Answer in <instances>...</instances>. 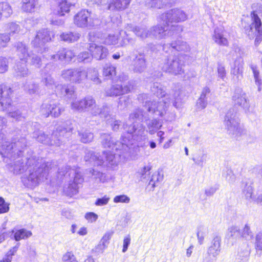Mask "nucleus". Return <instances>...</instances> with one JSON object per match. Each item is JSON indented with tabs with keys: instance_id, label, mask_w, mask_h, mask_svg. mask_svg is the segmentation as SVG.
<instances>
[{
	"instance_id": "1",
	"label": "nucleus",
	"mask_w": 262,
	"mask_h": 262,
	"mask_svg": "<svg viewBox=\"0 0 262 262\" xmlns=\"http://www.w3.org/2000/svg\"><path fill=\"white\" fill-rule=\"evenodd\" d=\"M26 143L24 137L14 138L10 142L0 130V154H6L12 160L18 159L13 165L14 173L20 174L28 170L29 174L23 182L26 187L33 188L48 179L49 174L56 169L57 163L46 161L33 155L21 157Z\"/></svg>"
},
{
	"instance_id": "2",
	"label": "nucleus",
	"mask_w": 262,
	"mask_h": 262,
	"mask_svg": "<svg viewBox=\"0 0 262 262\" xmlns=\"http://www.w3.org/2000/svg\"><path fill=\"white\" fill-rule=\"evenodd\" d=\"M147 120L145 113L141 109H137L129 116V121L132 124H123V127L126 134L121 136V141L116 142L110 134L102 133L100 135L101 142L104 148L112 149V152L116 157L117 163L118 158L121 156L125 157V154L131 152L135 146H142L143 142L147 139L145 127L141 122Z\"/></svg>"
},
{
	"instance_id": "3",
	"label": "nucleus",
	"mask_w": 262,
	"mask_h": 262,
	"mask_svg": "<svg viewBox=\"0 0 262 262\" xmlns=\"http://www.w3.org/2000/svg\"><path fill=\"white\" fill-rule=\"evenodd\" d=\"M151 93L158 98V101H151L147 94H141L138 96V99L144 103V106L151 114L162 117L166 113L167 107L171 103L176 108L181 106V100L179 98L180 92L176 91L172 96L166 94L164 87L159 82H154L150 88Z\"/></svg>"
},
{
	"instance_id": "4",
	"label": "nucleus",
	"mask_w": 262,
	"mask_h": 262,
	"mask_svg": "<svg viewBox=\"0 0 262 262\" xmlns=\"http://www.w3.org/2000/svg\"><path fill=\"white\" fill-rule=\"evenodd\" d=\"M163 50L165 52L170 51L173 55H169L161 64L162 70L165 72L174 75L181 74L184 73V67L186 60L189 57L185 54L175 52H187L190 50L188 45L182 40H177L170 43L164 44Z\"/></svg>"
},
{
	"instance_id": "5",
	"label": "nucleus",
	"mask_w": 262,
	"mask_h": 262,
	"mask_svg": "<svg viewBox=\"0 0 262 262\" xmlns=\"http://www.w3.org/2000/svg\"><path fill=\"white\" fill-rule=\"evenodd\" d=\"M70 135L71 129L62 126L57 127L56 130L53 133L51 139L42 130H35L33 133V138L37 141L43 144L56 146H60L65 141L64 137L68 138Z\"/></svg>"
},
{
	"instance_id": "6",
	"label": "nucleus",
	"mask_w": 262,
	"mask_h": 262,
	"mask_svg": "<svg viewBox=\"0 0 262 262\" xmlns=\"http://www.w3.org/2000/svg\"><path fill=\"white\" fill-rule=\"evenodd\" d=\"M84 160L86 162L93 164L94 166L102 168H108L117 165L115 156L111 152H103L102 155L96 154L93 150L85 149Z\"/></svg>"
},
{
	"instance_id": "7",
	"label": "nucleus",
	"mask_w": 262,
	"mask_h": 262,
	"mask_svg": "<svg viewBox=\"0 0 262 262\" xmlns=\"http://www.w3.org/2000/svg\"><path fill=\"white\" fill-rule=\"evenodd\" d=\"M224 123L228 134L234 138L241 137L245 132L240 126L239 119L235 108L230 109L226 113Z\"/></svg>"
},
{
	"instance_id": "8",
	"label": "nucleus",
	"mask_w": 262,
	"mask_h": 262,
	"mask_svg": "<svg viewBox=\"0 0 262 262\" xmlns=\"http://www.w3.org/2000/svg\"><path fill=\"white\" fill-rule=\"evenodd\" d=\"M183 31V27L181 25H171L164 22L163 25L159 24L150 29V37L156 39H162L167 36L178 34Z\"/></svg>"
},
{
	"instance_id": "9",
	"label": "nucleus",
	"mask_w": 262,
	"mask_h": 262,
	"mask_svg": "<svg viewBox=\"0 0 262 262\" xmlns=\"http://www.w3.org/2000/svg\"><path fill=\"white\" fill-rule=\"evenodd\" d=\"M54 36V34L52 31L47 29H41L37 32L31 44L37 52L42 54L48 50V48L45 46L46 43L51 41Z\"/></svg>"
},
{
	"instance_id": "10",
	"label": "nucleus",
	"mask_w": 262,
	"mask_h": 262,
	"mask_svg": "<svg viewBox=\"0 0 262 262\" xmlns=\"http://www.w3.org/2000/svg\"><path fill=\"white\" fill-rule=\"evenodd\" d=\"M69 177L72 180L64 187L63 190L67 196L72 197L78 193L80 185L83 182V178L81 173L76 170L70 171Z\"/></svg>"
},
{
	"instance_id": "11",
	"label": "nucleus",
	"mask_w": 262,
	"mask_h": 262,
	"mask_svg": "<svg viewBox=\"0 0 262 262\" xmlns=\"http://www.w3.org/2000/svg\"><path fill=\"white\" fill-rule=\"evenodd\" d=\"M136 86V81L131 80L125 84L116 83L106 89L105 95L109 97H117L131 92Z\"/></svg>"
},
{
	"instance_id": "12",
	"label": "nucleus",
	"mask_w": 262,
	"mask_h": 262,
	"mask_svg": "<svg viewBox=\"0 0 262 262\" xmlns=\"http://www.w3.org/2000/svg\"><path fill=\"white\" fill-rule=\"evenodd\" d=\"M95 32L91 31L89 33V40L92 42L89 44L88 50L92 53L93 58L97 60H102L105 58L108 54V50L102 45H97L96 41Z\"/></svg>"
},
{
	"instance_id": "13",
	"label": "nucleus",
	"mask_w": 262,
	"mask_h": 262,
	"mask_svg": "<svg viewBox=\"0 0 262 262\" xmlns=\"http://www.w3.org/2000/svg\"><path fill=\"white\" fill-rule=\"evenodd\" d=\"M95 19L88 10L83 9L78 12L74 17V24L79 28L91 29L96 26Z\"/></svg>"
},
{
	"instance_id": "14",
	"label": "nucleus",
	"mask_w": 262,
	"mask_h": 262,
	"mask_svg": "<svg viewBox=\"0 0 262 262\" xmlns=\"http://www.w3.org/2000/svg\"><path fill=\"white\" fill-rule=\"evenodd\" d=\"M61 76L67 81L80 83L87 78V74L84 70L78 68L63 70Z\"/></svg>"
},
{
	"instance_id": "15",
	"label": "nucleus",
	"mask_w": 262,
	"mask_h": 262,
	"mask_svg": "<svg viewBox=\"0 0 262 262\" xmlns=\"http://www.w3.org/2000/svg\"><path fill=\"white\" fill-rule=\"evenodd\" d=\"M64 111V108L60 103L51 101L43 103L41 105L40 112L41 114L46 117L51 115L54 118H57Z\"/></svg>"
},
{
	"instance_id": "16",
	"label": "nucleus",
	"mask_w": 262,
	"mask_h": 262,
	"mask_svg": "<svg viewBox=\"0 0 262 262\" xmlns=\"http://www.w3.org/2000/svg\"><path fill=\"white\" fill-rule=\"evenodd\" d=\"M160 19L163 22H166V24H169V23L184 21L187 19V15L183 10L179 9H173L162 14L160 16Z\"/></svg>"
},
{
	"instance_id": "17",
	"label": "nucleus",
	"mask_w": 262,
	"mask_h": 262,
	"mask_svg": "<svg viewBox=\"0 0 262 262\" xmlns=\"http://www.w3.org/2000/svg\"><path fill=\"white\" fill-rule=\"evenodd\" d=\"M71 108L79 112L91 111L97 107L96 101L92 96H86L83 99L71 103Z\"/></svg>"
},
{
	"instance_id": "18",
	"label": "nucleus",
	"mask_w": 262,
	"mask_h": 262,
	"mask_svg": "<svg viewBox=\"0 0 262 262\" xmlns=\"http://www.w3.org/2000/svg\"><path fill=\"white\" fill-rule=\"evenodd\" d=\"M13 91L10 85L3 83L0 84V111L8 110L11 106V96Z\"/></svg>"
},
{
	"instance_id": "19",
	"label": "nucleus",
	"mask_w": 262,
	"mask_h": 262,
	"mask_svg": "<svg viewBox=\"0 0 262 262\" xmlns=\"http://www.w3.org/2000/svg\"><path fill=\"white\" fill-rule=\"evenodd\" d=\"M75 55L73 51L67 48H62L60 49L56 54L46 55L43 54V57L47 60L52 61H64L69 62L75 57Z\"/></svg>"
},
{
	"instance_id": "20",
	"label": "nucleus",
	"mask_w": 262,
	"mask_h": 262,
	"mask_svg": "<svg viewBox=\"0 0 262 262\" xmlns=\"http://www.w3.org/2000/svg\"><path fill=\"white\" fill-rule=\"evenodd\" d=\"M232 101L235 105H237L245 110H248L250 107L246 94L241 88L236 89L232 96Z\"/></svg>"
},
{
	"instance_id": "21",
	"label": "nucleus",
	"mask_w": 262,
	"mask_h": 262,
	"mask_svg": "<svg viewBox=\"0 0 262 262\" xmlns=\"http://www.w3.org/2000/svg\"><path fill=\"white\" fill-rule=\"evenodd\" d=\"M243 60L241 58H236L231 64L230 73L233 79L235 81L241 80L243 77Z\"/></svg>"
},
{
	"instance_id": "22",
	"label": "nucleus",
	"mask_w": 262,
	"mask_h": 262,
	"mask_svg": "<svg viewBox=\"0 0 262 262\" xmlns=\"http://www.w3.org/2000/svg\"><path fill=\"white\" fill-rule=\"evenodd\" d=\"M131 67L132 71L135 73H142L146 70L147 64L144 53H140L136 55Z\"/></svg>"
},
{
	"instance_id": "23",
	"label": "nucleus",
	"mask_w": 262,
	"mask_h": 262,
	"mask_svg": "<svg viewBox=\"0 0 262 262\" xmlns=\"http://www.w3.org/2000/svg\"><path fill=\"white\" fill-rule=\"evenodd\" d=\"M221 237L219 235H216L213 237L207 250V254L209 256L215 259L217 258L221 252Z\"/></svg>"
},
{
	"instance_id": "24",
	"label": "nucleus",
	"mask_w": 262,
	"mask_h": 262,
	"mask_svg": "<svg viewBox=\"0 0 262 262\" xmlns=\"http://www.w3.org/2000/svg\"><path fill=\"white\" fill-rule=\"evenodd\" d=\"M126 29L127 31H133L136 36L142 39L150 37V30H147L144 26H133L132 25H128Z\"/></svg>"
},
{
	"instance_id": "25",
	"label": "nucleus",
	"mask_w": 262,
	"mask_h": 262,
	"mask_svg": "<svg viewBox=\"0 0 262 262\" xmlns=\"http://www.w3.org/2000/svg\"><path fill=\"white\" fill-rule=\"evenodd\" d=\"M57 90L60 91V97L65 99H74L76 98L74 88L72 85H58Z\"/></svg>"
},
{
	"instance_id": "26",
	"label": "nucleus",
	"mask_w": 262,
	"mask_h": 262,
	"mask_svg": "<svg viewBox=\"0 0 262 262\" xmlns=\"http://www.w3.org/2000/svg\"><path fill=\"white\" fill-rule=\"evenodd\" d=\"M27 61L17 62L14 67V76L17 77H25L28 76L30 72L27 68Z\"/></svg>"
},
{
	"instance_id": "27",
	"label": "nucleus",
	"mask_w": 262,
	"mask_h": 262,
	"mask_svg": "<svg viewBox=\"0 0 262 262\" xmlns=\"http://www.w3.org/2000/svg\"><path fill=\"white\" fill-rule=\"evenodd\" d=\"M14 47L16 49L15 53L20 61H27L26 59L30 54L26 45L22 42H18L15 44Z\"/></svg>"
},
{
	"instance_id": "28",
	"label": "nucleus",
	"mask_w": 262,
	"mask_h": 262,
	"mask_svg": "<svg viewBox=\"0 0 262 262\" xmlns=\"http://www.w3.org/2000/svg\"><path fill=\"white\" fill-rule=\"evenodd\" d=\"M47 68L46 67L41 74V83L47 90H53L54 88L57 89V85L56 86L53 78L50 74L46 73Z\"/></svg>"
},
{
	"instance_id": "29",
	"label": "nucleus",
	"mask_w": 262,
	"mask_h": 262,
	"mask_svg": "<svg viewBox=\"0 0 262 262\" xmlns=\"http://www.w3.org/2000/svg\"><path fill=\"white\" fill-rule=\"evenodd\" d=\"M253 17H254L253 24H255V31L256 32L254 45L257 47L262 41V23L259 17L253 15Z\"/></svg>"
},
{
	"instance_id": "30",
	"label": "nucleus",
	"mask_w": 262,
	"mask_h": 262,
	"mask_svg": "<svg viewBox=\"0 0 262 262\" xmlns=\"http://www.w3.org/2000/svg\"><path fill=\"white\" fill-rule=\"evenodd\" d=\"M131 0H111L108 6V9L110 10L121 11L127 8Z\"/></svg>"
},
{
	"instance_id": "31",
	"label": "nucleus",
	"mask_w": 262,
	"mask_h": 262,
	"mask_svg": "<svg viewBox=\"0 0 262 262\" xmlns=\"http://www.w3.org/2000/svg\"><path fill=\"white\" fill-rule=\"evenodd\" d=\"M21 5V9L23 11L32 13L37 8L38 0H22Z\"/></svg>"
},
{
	"instance_id": "32",
	"label": "nucleus",
	"mask_w": 262,
	"mask_h": 262,
	"mask_svg": "<svg viewBox=\"0 0 262 262\" xmlns=\"http://www.w3.org/2000/svg\"><path fill=\"white\" fill-rule=\"evenodd\" d=\"M70 0H61L59 2L57 9L55 10L54 13L59 16H63L66 13L70 11V8L74 4L69 1Z\"/></svg>"
},
{
	"instance_id": "33",
	"label": "nucleus",
	"mask_w": 262,
	"mask_h": 262,
	"mask_svg": "<svg viewBox=\"0 0 262 262\" xmlns=\"http://www.w3.org/2000/svg\"><path fill=\"white\" fill-rule=\"evenodd\" d=\"M209 88L205 87L201 93V96L196 102V107L199 110L204 109L207 105V96L210 94Z\"/></svg>"
},
{
	"instance_id": "34",
	"label": "nucleus",
	"mask_w": 262,
	"mask_h": 262,
	"mask_svg": "<svg viewBox=\"0 0 262 262\" xmlns=\"http://www.w3.org/2000/svg\"><path fill=\"white\" fill-rule=\"evenodd\" d=\"M81 35L79 33L74 32H63L60 35L59 39L67 42H73L77 41Z\"/></svg>"
},
{
	"instance_id": "35",
	"label": "nucleus",
	"mask_w": 262,
	"mask_h": 262,
	"mask_svg": "<svg viewBox=\"0 0 262 262\" xmlns=\"http://www.w3.org/2000/svg\"><path fill=\"white\" fill-rule=\"evenodd\" d=\"M170 0H146L145 5L148 8L162 9L168 6Z\"/></svg>"
},
{
	"instance_id": "36",
	"label": "nucleus",
	"mask_w": 262,
	"mask_h": 262,
	"mask_svg": "<svg viewBox=\"0 0 262 262\" xmlns=\"http://www.w3.org/2000/svg\"><path fill=\"white\" fill-rule=\"evenodd\" d=\"M13 13L10 5L7 2H0V20L9 17Z\"/></svg>"
},
{
	"instance_id": "37",
	"label": "nucleus",
	"mask_w": 262,
	"mask_h": 262,
	"mask_svg": "<svg viewBox=\"0 0 262 262\" xmlns=\"http://www.w3.org/2000/svg\"><path fill=\"white\" fill-rule=\"evenodd\" d=\"M213 40L215 43L221 46H227L228 40L224 37L222 31L218 28L214 29Z\"/></svg>"
},
{
	"instance_id": "38",
	"label": "nucleus",
	"mask_w": 262,
	"mask_h": 262,
	"mask_svg": "<svg viewBox=\"0 0 262 262\" xmlns=\"http://www.w3.org/2000/svg\"><path fill=\"white\" fill-rule=\"evenodd\" d=\"M251 17L252 19V23L248 25L247 27H246L245 28V31L246 34L247 35L249 39H253L255 35L256 34V32L255 31V24H253V15H255V16L259 17L256 13L255 11H253L251 13Z\"/></svg>"
},
{
	"instance_id": "39",
	"label": "nucleus",
	"mask_w": 262,
	"mask_h": 262,
	"mask_svg": "<svg viewBox=\"0 0 262 262\" xmlns=\"http://www.w3.org/2000/svg\"><path fill=\"white\" fill-rule=\"evenodd\" d=\"M78 136L80 141L83 143H89L94 138L93 134L88 129H82L79 130Z\"/></svg>"
},
{
	"instance_id": "40",
	"label": "nucleus",
	"mask_w": 262,
	"mask_h": 262,
	"mask_svg": "<svg viewBox=\"0 0 262 262\" xmlns=\"http://www.w3.org/2000/svg\"><path fill=\"white\" fill-rule=\"evenodd\" d=\"M24 90L29 94H39V85L34 81L27 80L24 85Z\"/></svg>"
},
{
	"instance_id": "41",
	"label": "nucleus",
	"mask_w": 262,
	"mask_h": 262,
	"mask_svg": "<svg viewBox=\"0 0 262 262\" xmlns=\"http://www.w3.org/2000/svg\"><path fill=\"white\" fill-rule=\"evenodd\" d=\"M149 133L151 135L155 134L162 126V122L157 119L149 120L146 122Z\"/></svg>"
},
{
	"instance_id": "42",
	"label": "nucleus",
	"mask_w": 262,
	"mask_h": 262,
	"mask_svg": "<svg viewBox=\"0 0 262 262\" xmlns=\"http://www.w3.org/2000/svg\"><path fill=\"white\" fill-rule=\"evenodd\" d=\"M32 233L30 231H28L25 229H21L17 230L15 232L14 231L12 235V238L14 239L16 241H19L21 239L27 238L31 236Z\"/></svg>"
},
{
	"instance_id": "43",
	"label": "nucleus",
	"mask_w": 262,
	"mask_h": 262,
	"mask_svg": "<svg viewBox=\"0 0 262 262\" xmlns=\"http://www.w3.org/2000/svg\"><path fill=\"white\" fill-rule=\"evenodd\" d=\"M250 251L247 246L246 248H241L238 252L236 257L237 262H247L250 256Z\"/></svg>"
},
{
	"instance_id": "44",
	"label": "nucleus",
	"mask_w": 262,
	"mask_h": 262,
	"mask_svg": "<svg viewBox=\"0 0 262 262\" xmlns=\"http://www.w3.org/2000/svg\"><path fill=\"white\" fill-rule=\"evenodd\" d=\"M116 74V67L110 64H106L103 68V75L106 79H111Z\"/></svg>"
},
{
	"instance_id": "45",
	"label": "nucleus",
	"mask_w": 262,
	"mask_h": 262,
	"mask_svg": "<svg viewBox=\"0 0 262 262\" xmlns=\"http://www.w3.org/2000/svg\"><path fill=\"white\" fill-rule=\"evenodd\" d=\"M110 108L106 105H103L101 107H99L97 105L95 108H93L92 115L94 116L100 115L101 117L106 118L109 114Z\"/></svg>"
},
{
	"instance_id": "46",
	"label": "nucleus",
	"mask_w": 262,
	"mask_h": 262,
	"mask_svg": "<svg viewBox=\"0 0 262 262\" xmlns=\"http://www.w3.org/2000/svg\"><path fill=\"white\" fill-rule=\"evenodd\" d=\"M197 238L198 243L200 245H202L204 242L205 237L208 233V229L204 225H200L198 227L197 229Z\"/></svg>"
},
{
	"instance_id": "47",
	"label": "nucleus",
	"mask_w": 262,
	"mask_h": 262,
	"mask_svg": "<svg viewBox=\"0 0 262 262\" xmlns=\"http://www.w3.org/2000/svg\"><path fill=\"white\" fill-rule=\"evenodd\" d=\"M119 38L118 47H123L126 45L128 43L131 42L132 39L129 37V34L127 33L126 31L121 30L118 34Z\"/></svg>"
},
{
	"instance_id": "48",
	"label": "nucleus",
	"mask_w": 262,
	"mask_h": 262,
	"mask_svg": "<svg viewBox=\"0 0 262 262\" xmlns=\"http://www.w3.org/2000/svg\"><path fill=\"white\" fill-rule=\"evenodd\" d=\"M163 179V175L161 174L160 172L156 171L153 173L151 177L148 185H151V188L154 189L156 186H158L161 182H162Z\"/></svg>"
},
{
	"instance_id": "49",
	"label": "nucleus",
	"mask_w": 262,
	"mask_h": 262,
	"mask_svg": "<svg viewBox=\"0 0 262 262\" xmlns=\"http://www.w3.org/2000/svg\"><path fill=\"white\" fill-rule=\"evenodd\" d=\"M87 77H88L92 81L96 84H100L101 81L99 78V74L98 71L95 68H91L88 70Z\"/></svg>"
},
{
	"instance_id": "50",
	"label": "nucleus",
	"mask_w": 262,
	"mask_h": 262,
	"mask_svg": "<svg viewBox=\"0 0 262 262\" xmlns=\"http://www.w3.org/2000/svg\"><path fill=\"white\" fill-rule=\"evenodd\" d=\"M229 238L236 239L241 237V231L237 226H233L228 228L227 234Z\"/></svg>"
},
{
	"instance_id": "51",
	"label": "nucleus",
	"mask_w": 262,
	"mask_h": 262,
	"mask_svg": "<svg viewBox=\"0 0 262 262\" xmlns=\"http://www.w3.org/2000/svg\"><path fill=\"white\" fill-rule=\"evenodd\" d=\"M6 30L9 34V35L7 34L9 36H13L16 34H18L19 32L20 28V26L16 23L12 22L8 23L7 25Z\"/></svg>"
},
{
	"instance_id": "52",
	"label": "nucleus",
	"mask_w": 262,
	"mask_h": 262,
	"mask_svg": "<svg viewBox=\"0 0 262 262\" xmlns=\"http://www.w3.org/2000/svg\"><path fill=\"white\" fill-rule=\"evenodd\" d=\"M79 62L83 63H89L91 62L93 58L92 53L85 51L79 53L77 57Z\"/></svg>"
},
{
	"instance_id": "53",
	"label": "nucleus",
	"mask_w": 262,
	"mask_h": 262,
	"mask_svg": "<svg viewBox=\"0 0 262 262\" xmlns=\"http://www.w3.org/2000/svg\"><path fill=\"white\" fill-rule=\"evenodd\" d=\"M72 170H75V169L72 168L68 165L63 166L62 167L58 169L57 172V178L59 179H62L63 177H69L70 171Z\"/></svg>"
},
{
	"instance_id": "54",
	"label": "nucleus",
	"mask_w": 262,
	"mask_h": 262,
	"mask_svg": "<svg viewBox=\"0 0 262 262\" xmlns=\"http://www.w3.org/2000/svg\"><path fill=\"white\" fill-rule=\"evenodd\" d=\"M243 193L244 194L246 199L248 200H252L253 194V188L250 184L245 183L243 189Z\"/></svg>"
},
{
	"instance_id": "55",
	"label": "nucleus",
	"mask_w": 262,
	"mask_h": 262,
	"mask_svg": "<svg viewBox=\"0 0 262 262\" xmlns=\"http://www.w3.org/2000/svg\"><path fill=\"white\" fill-rule=\"evenodd\" d=\"M19 245L20 244L17 243L14 247L8 252L6 257L3 258V260L0 261V262H11L12 260V256L18 250Z\"/></svg>"
},
{
	"instance_id": "56",
	"label": "nucleus",
	"mask_w": 262,
	"mask_h": 262,
	"mask_svg": "<svg viewBox=\"0 0 262 262\" xmlns=\"http://www.w3.org/2000/svg\"><path fill=\"white\" fill-rule=\"evenodd\" d=\"M62 262H78L72 251H67L62 257Z\"/></svg>"
},
{
	"instance_id": "57",
	"label": "nucleus",
	"mask_w": 262,
	"mask_h": 262,
	"mask_svg": "<svg viewBox=\"0 0 262 262\" xmlns=\"http://www.w3.org/2000/svg\"><path fill=\"white\" fill-rule=\"evenodd\" d=\"M119 38L118 34H110L105 39L103 42L108 45L118 44Z\"/></svg>"
},
{
	"instance_id": "58",
	"label": "nucleus",
	"mask_w": 262,
	"mask_h": 262,
	"mask_svg": "<svg viewBox=\"0 0 262 262\" xmlns=\"http://www.w3.org/2000/svg\"><path fill=\"white\" fill-rule=\"evenodd\" d=\"M223 176L230 183H233L235 180V176L233 174L232 170L230 168H226V169L224 172Z\"/></svg>"
},
{
	"instance_id": "59",
	"label": "nucleus",
	"mask_w": 262,
	"mask_h": 262,
	"mask_svg": "<svg viewBox=\"0 0 262 262\" xmlns=\"http://www.w3.org/2000/svg\"><path fill=\"white\" fill-rule=\"evenodd\" d=\"M207 159V155L203 154L200 156H198L195 158H193L192 160L194 162L196 165L203 167L204 164L206 163Z\"/></svg>"
},
{
	"instance_id": "60",
	"label": "nucleus",
	"mask_w": 262,
	"mask_h": 262,
	"mask_svg": "<svg viewBox=\"0 0 262 262\" xmlns=\"http://www.w3.org/2000/svg\"><path fill=\"white\" fill-rule=\"evenodd\" d=\"M250 68L252 71L255 84L260 85L261 84V79L259 78V72L257 69V67L256 65L251 64Z\"/></svg>"
},
{
	"instance_id": "61",
	"label": "nucleus",
	"mask_w": 262,
	"mask_h": 262,
	"mask_svg": "<svg viewBox=\"0 0 262 262\" xmlns=\"http://www.w3.org/2000/svg\"><path fill=\"white\" fill-rule=\"evenodd\" d=\"M8 116L11 118H13L17 121H22L25 119V116L23 115L22 113L19 110L10 111L8 113Z\"/></svg>"
},
{
	"instance_id": "62",
	"label": "nucleus",
	"mask_w": 262,
	"mask_h": 262,
	"mask_svg": "<svg viewBox=\"0 0 262 262\" xmlns=\"http://www.w3.org/2000/svg\"><path fill=\"white\" fill-rule=\"evenodd\" d=\"M9 61L6 57H0V73H4L8 70Z\"/></svg>"
},
{
	"instance_id": "63",
	"label": "nucleus",
	"mask_w": 262,
	"mask_h": 262,
	"mask_svg": "<svg viewBox=\"0 0 262 262\" xmlns=\"http://www.w3.org/2000/svg\"><path fill=\"white\" fill-rule=\"evenodd\" d=\"M29 57L31 59V64L37 68H40L41 67V60L40 57L34 54L29 55Z\"/></svg>"
},
{
	"instance_id": "64",
	"label": "nucleus",
	"mask_w": 262,
	"mask_h": 262,
	"mask_svg": "<svg viewBox=\"0 0 262 262\" xmlns=\"http://www.w3.org/2000/svg\"><path fill=\"white\" fill-rule=\"evenodd\" d=\"M255 248L256 251L262 250V232H259L255 236L254 243Z\"/></svg>"
}]
</instances>
